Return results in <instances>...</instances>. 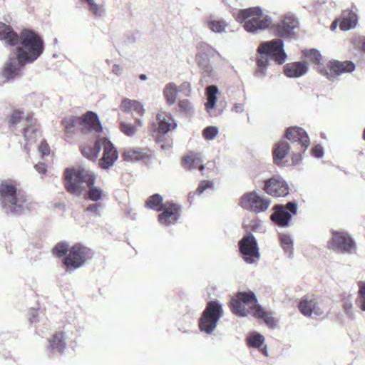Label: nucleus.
Returning <instances> with one entry per match:
<instances>
[{"mask_svg": "<svg viewBox=\"0 0 365 365\" xmlns=\"http://www.w3.org/2000/svg\"><path fill=\"white\" fill-rule=\"evenodd\" d=\"M0 39L11 46L19 44L16 48V56L9 58L3 71V76L8 81L20 77L22 68L36 61L44 51L43 40L38 33L24 29L18 34L9 25L1 21Z\"/></svg>", "mask_w": 365, "mask_h": 365, "instance_id": "obj_1", "label": "nucleus"}, {"mask_svg": "<svg viewBox=\"0 0 365 365\" xmlns=\"http://www.w3.org/2000/svg\"><path fill=\"white\" fill-rule=\"evenodd\" d=\"M257 53L260 56L257 61V68L255 76L263 78L267 76V67L271 58H274L278 64H283L287 59V53L284 48V42L280 38L266 41L258 47Z\"/></svg>", "mask_w": 365, "mask_h": 365, "instance_id": "obj_2", "label": "nucleus"}, {"mask_svg": "<svg viewBox=\"0 0 365 365\" xmlns=\"http://www.w3.org/2000/svg\"><path fill=\"white\" fill-rule=\"evenodd\" d=\"M0 202L4 211L19 215L29 211L30 202L24 193L18 190L11 182H2L0 185Z\"/></svg>", "mask_w": 365, "mask_h": 365, "instance_id": "obj_3", "label": "nucleus"}, {"mask_svg": "<svg viewBox=\"0 0 365 365\" xmlns=\"http://www.w3.org/2000/svg\"><path fill=\"white\" fill-rule=\"evenodd\" d=\"M305 58L307 61L316 64L317 70L330 81H335L337 76L344 73H351L355 69V64L352 61H332L329 63V69L320 64L322 55L319 51L312 48L306 52Z\"/></svg>", "mask_w": 365, "mask_h": 365, "instance_id": "obj_4", "label": "nucleus"}, {"mask_svg": "<svg viewBox=\"0 0 365 365\" xmlns=\"http://www.w3.org/2000/svg\"><path fill=\"white\" fill-rule=\"evenodd\" d=\"M233 16L238 22H245V29L252 34L268 28L272 22L269 16H263L262 9L259 6L237 10Z\"/></svg>", "mask_w": 365, "mask_h": 365, "instance_id": "obj_5", "label": "nucleus"}, {"mask_svg": "<svg viewBox=\"0 0 365 365\" xmlns=\"http://www.w3.org/2000/svg\"><path fill=\"white\" fill-rule=\"evenodd\" d=\"M94 173L83 168H68L65 170L64 186L68 192L81 195L86 189L88 180Z\"/></svg>", "mask_w": 365, "mask_h": 365, "instance_id": "obj_6", "label": "nucleus"}, {"mask_svg": "<svg viewBox=\"0 0 365 365\" xmlns=\"http://www.w3.org/2000/svg\"><path fill=\"white\" fill-rule=\"evenodd\" d=\"M223 314L222 303L217 300L209 301L199 319L200 331L208 335L212 334Z\"/></svg>", "mask_w": 365, "mask_h": 365, "instance_id": "obj_7", "label": "nucleus"}, {"mask_svg": "<svg viewBox=\"0 0 365 365\" xmlns=\"http://www.w3.org/2000/svg\"><path fill=\"white\" fill-rule=\"evenodd\" d=\"M65 132L67 135H71L77 124L88 127L90 130L101 133L103 130L98 115L93 111H88L82 117L71 116L62 120Z\"/></svg>", "mask_w": 365, "mask_h": 365, "instance_id": "obj_8", "label": "nucleus"}, {"mask_svg": "<svg viewBox=\"0 0 365 365\" xmlns=\"http://www.w3.org/2000/svg\"><path fill=\"white\" fill-rule=\"evenodd\" d=\"M93 255V252L91 249L77 244L70 249L68 255L63 259V264L68 272H72L81 267Z\"/></svg>", "mask_w": 365, "mask_h": 365, "instance_id": "obj_9", "label": "nucleus"}, {"mask_svg": "<svg viewBox=\"0 0 365 365\" xmlns=\"http://www.w3.org/2000/svg\"><path fill=\"white\" fill-rule=\"evenodd\" d=\"M242 258L247 264H254L260 257L259 249L255 236L249 232L245 235L238 242Z\"/></svg>", "mask_w": 365, "mask_h": 365, "instance_id": "obj_10", "label": "nucleus"}, {"mask_svg": "<svg viewBox=\"0 0 365 365\" xmlns=\"http://www.w3.org/2000/svg\"><path fill=\"white\" fill-rule=\"evenodd\" d=\"M270 204L269 199L262 197L256 191L245 193L240 198L241 207L255 213L265 212Z\"/></svg>", "mask_w": 365, "mask_h": 365, "instance_id": "obj_11", "label": "nucleus"}, {"mask_svg": "<svg viewBox=\"0 0 365 365\" xmlns=\"http://www.w3.org/2000/svg\"><path fill=\"white\" fill-rule=\"evenodd\" d=\"M297 204L294 201H290L286 205H276L274 207V212L271 215V220L278 226L287 227L289 226L292 217L297 214Z\"/></svg>", "mask_w": 365, "mask_h": 365, "instance_id": "obj_12", "label": "nucleus"}, {"mask_svg": "<svg viewBox=\"0 0 365 365\" xmlns=\"http://www.w3.org/2000/svg\"><path fill=\"white\" fill-rule=\"evenodd\" d=\"M299 25L297 18L292 14H285L281 21L272 25L275 34L284 38H292L296 35V30Z\"/></svg>", "mask_w": 365, "mask_h": 365, "instance_id": "obj_13", "label": "nucleus"}, {"mask_svg": "<svg viewBox=\"0 0 365 365\" xmlns=\"http://www.w3.org/2000/svg\"><path fill=\"white\" fill-rule=\"evenodd\" d=\"M331 247L341 253L352 254L356 250L354 239L346 232H332Z\"/></svg>", "mask_w": 365, "mask_h": 365, "instance_id": "obj_14", "label": "nucleus"}, {"mask_svg": "<svg viewBox=\"0 0 365 365\" xmlns=\"http://www.w3.org/2000/svg\"><path fill=\"white\" fill-rule=\"evenodd\" d=\"M286 138L290 140L289 144L293 149L300 147L302 153H305L310 144L307 133L303 128L297 126L290 127L287 129Z\"/></svg>", "mask_w": 365, "mask_h": 365, "instance_id": "obj_15", "label": "nucleus"}, {"mask_svg": "<svg viewBox=\"0 0 365 365\" xmlns=\"http://www.w3.org/2000/svg\"><path fill=\"white\" fill-rule=\"evenodd\" d=\"M264 190L272 196L284 197L289 194V186L283 178L274 175L264 181Z\"/></svg>", "mask_w": 365, "mask_h": 365, "instance_id": "obj_16", "label": "nucleus"}, {"mask_svg": "<svg viewBox=\"0 0 365 365\" xmlns=\"http://www.w3.org/2000/svg\"><path fill=\"white\" fill-rule=\"evenodd\" d=\"M103 147V157L99 161V166L102 169H108L112 167L118 160V153L114 145L107 138H101V148Z\"/></svg>", "mask_w": 365, "mask_h": 365, "instance_id": "obj_17", "label": "nucleus"}, {"mask_svg": "<svg viewBox=\"0 0 365 365\" xmlns=\"http://www.w3.org/2000/svg\"><path fill=\"white\" fill-rule=\"evenodd\" d=\"M181 207L173 203L168 207H164L158 216L159 222L164 226L168 227L175 225L180 218Z\"/></svg>", "mask_w": 365, "mask_h": 365, "instance_id": "obj_18", "label": "nucleus"}, {"mask_svg": "<svg viewBox=\"0 0 365 365\" xmlns=\"http://www.w3.org/2000/svg\"><path fill=\"white\" fill-rule=\"evenodd\" d=\"M48 342L46 351L49 357H52L53 355L57 353L62 354L66 349V338L63 332H57Z\"/></svg>", "mask_w": 365, "mask_h": 365, "instance_id": "obj_19", "label": "nucleus"}, {"mask_svg": "<svg viewBox=\"0 0 365 365\" xmlns=\"http://www.w3.org/2000/svg\"><path fill=\"white\" fill-rule=\"evenodd\" d=\"M300 312L305 317H311L312 314L320 316L323 311L319 308L317 300L314 298L309 299L307 297L302 298L299 304Z\"/></svg>", "mask_w": 365, "mask_h": 365, "instance_id": "obj_20", "label": "nucleus"}, {"mask_svg": "<svg viewBox=\"0 0 365 365\" xmlns=\"http://www.w3.org/2000/svg\"><path fill=\"white\" fill-rule=\"evenodd\" d=\"M158 120V130L160 133L165 135L170 130L176 128L178 124L173 117L164 111H160L157 115Z\"/></svg>", "mask_w": 365, "mask_h": 365, "instance_id": "obj_21", "label": "nucleus"}, {"mask_svg": "<svg viewBox=\"0 0 365 365\" xmlns=\"http://www.w3.org/2000/svg\"><path fill=\"white\" fill-rule=\"evenodd\" d=\"M120 108L125 113L135 112L140 116H143L145 114V109L140 101L127 98H124L122 100Z\"/></svg>", "mask_w": 365, "mask_h": 365, "instance_id": "obj_22", "label": "nucleus"}, {"mask_svg": "<svg viewBox=\"0 0 365 365\" xmlns=\"http://www.w3.org/2000/svg\"><path fill=\"white\" fill-rule=\"evenodd\" d=\"M307 71V66L301 62L289 63L284 66V74L289 78H299L306 74Z\"/></svg>", "mask_w": 365, "mask_h": 365, "instance_id": "obj_23", "label": "nucleus"}, {"mask_svg": "<svg viewBox=\"0 0 365 365\" xmlns=\"http://www.w3.org/2000/svg\"><path fill=\"white\" fill-rule=\"evenodd\" d=\"M247 341L250 346L257 348L265 356H269L265 338L262 334L257 332L251 333L247 336Z\"/></svg>", "mask_w": 365, "mask_h": 365, "instance_id": "obj_24", "label": "nucleus"}, {"mask_svg": "<svg viewBox=\"0 0 365 365\" xmlns=\"http://www.w3.org/2000/svg\"><path fill=\"white\" fill-rule=\"evenodd\" d=\"M122 157L126 162L134 163L145 159L148 157V153L143 148H128L123 150Z\"/></svg>", "mask_w": 365, "mask_h": 365, "instance_id": "obj_25", "label": "nucleus"}, {"mask_svg": "<svg viewBox=\"0 0 365 365\" xmlns=\"http://www.w3.org/2000/svg\"><path fill=\"white\" fill-rule=\"evenodd\" d=\"M87 6L89 13L95 18L103 19L106 16V9L104 4H98L96 0H81Z\"/></svg>", "mask_w": 365, "mask_h": 365, "instance_id": "obj_26", "label": "nucleus"}, {"mask_svg": "<svg viewBox=\"0 0 365 365\" xmlns=\"http://www.w3.org/2000/svg\"><path fill=\"white\" fill-rule=\"evenodd\" d=\"M292 149L293 148L289 143L284 140H282L277 143L273 151V158L275 164L277 165H282V160Z\"/></svg>", "mask_w": 365, "mask_h": 365, "instance_id": "obj_27", "label": "nucleus"}, {"mask_svg": "<svg viewBox=\"0 0 365 365\" xmlns=\"http://www.w3.org/2000/svg\"><path fill=\"white\" fill-rule=\"evenodd\" d=\"M236 297L247 306V308H249L252 315L254 314V310L256 309V307L260 306L253 292H239Z\"/></svg>", "mask_w": 365, "mask_h": 365, "instance_id": "obj_28", "label": "nucleus"}, {"mask_svg": "<svg viewBox=\"0 0 365 365\" xmlns=\"http://www.w3.org/2000/svg\"><path fill=\"white\" fill-rule=\"evenodd\" d=\"M96 176L93 174L88 180L86 187L88 188L87 192V198L93 202H98L102 198L103 190L94 185Z\"/></svg>", "mask_w": 365, "mask_h": 365, "instance_id": "obj_29", "label": "nucleus"}, {"mask_svg": "<svg viewBox=\"0 0 365 365\" xmlns=\"http://www.w3.org/2000/svg\"><path fill=\"white\" fill-rule=\"evenodd\" d=\"M218 93V88L215 85H210L206 88L207 102L205 103V106L207 112L210 113L215 106Z\"/></svg>", "mask_w": 365, "mask_h": 365, "instance_id": "obj_30", "label": "nucleus"}, {"mask_svg": "<svg viewBox=\"0 0 365 365\" xmlns=\"http://www.w3.org/2000/svg\"><path fill=\"white\" fill-rule=\"evenodd\" d=\"M253 316L262 319L267 326L272 328H274L277 325V322L274 318L269 313L265 312L261 306L256 307V309L254 310Z\"/></svg>", "mask_w": 365, "mask_h": 365, "instance_id": "obj_31", "label": "nucleus"}, {"mask_svg": "<svg viewBox=\"0 0 365 365\" xmlns=\"http://www.w3.org/2000/svg\"><path fill=\"white\" fill-rule=\"evenodd\" d=\"M100 151L101 138L96 140L93 147L86 146L81 150L83 155L91 160H95L98 158Z\"/></svg>", "mask_w": 365, "mask_h": 365, "instance_id": "obj_32", "label": "nucleus"}, {"mask_svg": "<svg viewBox=\"0 0 365 365\" xmlns=\"http://www.w3.org/2000/svg\"><path fill=\"white\" fill-rule=\"evenodd\" d=\"M242 301L237 297L231 300V309L234 314L241 317H246L251 313L249 308L247 307Z\"/></svg>", "mask_w": 365, "mask_h": 365, "instance_id": "obj_33", "label": "nucleus"}, {"mask_svg": "<svg viewBox=\"0 0 365 365\" xmlns=\"http://www.w3.org/2000/svg\"><path fill=\"white\" fill-rule=\"evenodd\" d=\"M208 28L215 33H224L226 31L227 24L223 19H215L212 16H210L207 19Z\"/></svg>", "mask_w": 365, "mask_h": 365, "instance_id": "obj_34", "label": "nucleus"}, {"mask_svg": "<svg viewBox=\"0 0 365 365\" xmlns=\"http://www.w3.org/2000/svg\"><path fill=\"white\" fill-rule=\"evenodd\" d=\"M163 198L159 194H154L150 196L145 202L146 207L157 212L162 211L165 205L163 203Z\"/></svg>", "mask_w": 365, "mask_h": 365, "instance_id": "obj_35", "label": "nucleus"}, {"mask_svg": "<svg viewBox=\"0 0 365 365\" xmlns=\"http://www.w3.org/2000/svg\"><path fill=\"white\" fill-rule=\"evenodd\" d=\"M178 92V86L174 83H169L165 86L163 93L169 106L175 103Z\"/></svg>", "mask_w": 365, "mask_h": 365, "instance_id": "obj_36", "label": "nucleus"}, {"mask_svg": "<svg viewBox=\"0 0 365 365\" xmlns=\"http://www.w3.org/2000/svg\"><path fill=\"white\" fill-rule=\"evenodd\" d=\"M198 64L202 70L203 77L201 79V82L205 81L206 83H211L212 81L206 79V78H213L215 76V71L211 65H210L207 60L198 61Z\"/></svg>", "mask_w": 365, "mask_h": 365, "instance_id": "obj_37", "label": "nucleus"}, {"mask_svg": "<svg viewBox=\"0 0 365 365\" xmlns=\"http://www.w3.org/2000/svg\"><path fill=\"white\" fill-rule=\"evenodd\" d=\"M202 162L201 158L197 154L185 156L182 159L183 166L188 170H192L198 168Z\"/></svg>", "mask_w": 365, "mask_h": 365, "instance_id": "obj_38", "label": "nucleus"}, {"mask_svg": "<svg viewBox=\"0 0 365 365\" xmlns=\"http://www.w3.org/2000/svg\"><path fill=\"white\" fill-rule=\"evenodd\" d=\"M357 23V16L356 14L349 12L346 16H344L340 24V29L342 31H349L354 28Z\"/></svg>", "mask_w": 365, "mask_h": 365, "instance_id": "obj_39", "label": "nucleus"}, {"mask_svg": "<svg viewBox=\"0 0 365 365\" xmlns=\"http://www.w3.org/2000/svg\"><path fill=\"white\" fill-rule=\"evenodd\" d=\"M279 240L281 242V246L284 251L285 254L289 257H293V240L290 235H280Z\"/></svg>", "mask_w": 365, "mask_h": 365, "instance_id": "obj_40", "label": "nucleus"}, {"mask_svg": "<svg viewBox=\"0 0 365 365\" xmlns=\"http://www.w3.org/2000/svg\"><path fill=\"white\" fill-rule=\"evenodd\" d=\"M178 111L185 115H192L195 109L193 108L192 103L187 99L180 100L178 104Z\"/></svg>", "mask_w": 365, "mask_h": 365, "instance_id": "obj_41", "label": "nucleus"}, {"mask_svg": "<svg viewBox=\"0 0 365 365\" xmlns=\"http://www.w3.org/2000/svg\"><path fill=\"white\" fill-rule=\"evenodd\" d=\"M69 245L66 242H58L52 250V252L54 255L58 257H63L68 251Z\"/></svg>", "mask_w": 365, "mask_h": 365, "instance_id": "obj_42", "label": "nucleus"}, {"mask_svg": "<svg viewBox=\"0 0 365 365\" xmlns=\"http://www.w3.org/2000/svg\"><path fill=\"white\" fill-rule=\"evenodd\" d=\"M120 130L125 135L132 137L136 134L138 129L134 125L122 121L120 123Z\"/></svg>", "mask_w": 365, "mask_h": 365, "instance_id": "obj_43", "label": "nucleus"}, {"mask_svg": "<svg viewBox=\"0 0 365 365\" xmlns=\"http://www.w3.org/2000/svg\"><path fill=\"white\" fill-rule=\"evenodd\" d=\"M219 133V128L216 126L206 127L203 131V137L207 140H214Z\"/></svg>", "mask_w": 365, "mask_h": 365, "instance_id": "obj_44", "label": "nucleus"}, {"mask_svg": "<svg viewBox=\"0 0 365 365\" xmlns=\"http://www.w3.org/2000/svg\"><path fill=\"white\" fill-rule=\"evenodd\" d=\"M103 208V205L101 202L91 204L88 205L86 210L93 217H101V211Z\"/></svg>", "mask_w": 365, "mask_h": 365, "instance_id": "obj_45", "label": "nucleus"}, {"mask_svg": "<svg viewBox=\"0 0 365 365\" xmlns=\"http://www.w3.org/2000/svg\"><path fill=\"white\" fill-rule=\"evenodd\" d=\"M197 48L200 52H203L207 56H212V53H215L218 57L222 58L221 54L218 51L206 43L202 42L198 43Z\"/></svg>", "mask_w": 365, "mask_h": 365, "instance_id": "obj_46", "label": "nucleus"}, {"mask_svg": "<svg viewBox=\"0 0 365 365\" xmlns=\"http://www.w3.org/2000/svg\"><path fill=\"white\" fill-rule=\"evenodd\" d=\"M359 299L357 302H361L360 308L365 312V282H360L359 284Z\"/></svg>", "mask_w": 365, "mask_h": 365, "instance_id": "obj_47", "label": "nucleus"}, {"mask_svg": "<svg viewBox=\"0 0 365 365\" xmlns=\"http://www.w3.org/2000/svg\"><path fill=\"white\" fill-rule=\"evenodd\" d=\"M207 188L213 189L214 182L210 180H202L198 185L196 193L200 195Z\"/></svg>", "mask_w": 365, "mask_h": 365, "instance_id": "obj_48", "label": "nucleus"}, {"mask_svg": "<svg viewBox=\"0 0 365 365\" xmlns=\"http://www.w3.org/2000/svg\"><path fill=\"white\" fill-rule=\"evenodd\" d=\"M292 150V164L296 165H298L302 160V154L303 153L302 151V148L300 147L294 148Z\"/></svg>", "mask_w": 365, "mask_h": 365, "instance_id": "obj_49", "label": "nucleus"}, {"mask_svg": "<svg viewBox=\"0 0 365 365\" xmlns=\"http://www.w3.org/2000/svg\"><path fill=\"white\" fill-rule=\"evenodd\" d=\"M178 92H181L185 96H190L191 94L192 88L190 83L188 82H183L178 87Z\"/></svg>", "mask_w": 365, "mask_h": 365, "instance_id": "obj_50", "label": "nucleus"}, {"mask_svg": "<svg viewBox=\"0 0 365 365\" xmlns=\"http://www.w3.org/2000/svg\"><path fill=\"white\" fill-rule=\"evenodd\" d=\"M324 148L321 145H316L312 148V155L317 158H322L324 156Z\"/></svg>", "mask_w": 365, "mask_h": 365, "instance_id": "obj_51", "label": "nucleus"}, {"mask_svg": "<svg viewBox=\"0 0 365 365\" xmlns=\"http://www.w3.org/2000/svg\"><path fill=\"white\" fill-rule=\"evenodd\" d=\"M38 150L43 158L48 156L50 154L49 146L45 140L41 141Z\"/></svg>", "mask_w": 365, "mask_h": 365, "instance_id": "obj_52", "label": "nucleus"}, {"mask_svg": "<svg viewBox=\"0 0 365 365\" xmlns=\"http://www.w3.org/2000/svg\"><path fill=\"white\" fill-rule=\"evenodd\" d=\"M344 311L346 313V314L349 317H353L354 312L352 310L353 304L352 302L350 300H346L344 302L343 304Z\"/></svg>", "mask_w": 365, "mask_h": 365, "instance_id": "obj_53", "label": "nucleus"}, {"mask_svg": "<svg viewBox=\"0 0 365 365\" xmlns=\"http://www.w3.org/2000/svg\"><path fill=\"white\" fill-rule=\"evenodd\" d=\"M21 113L19 110H14L10 116L9 122L13 125L17 124L21 119Z\"/></svg>", "mask_w": 365, "mask_h": 365, "instance_id": "obj_54", "label": "nucleus"}, {"mask_svg": "<svg viewBox=\"0 0 365 365\" xmlns=\"http://www.w3.org/2000/svg\"><path fill=\"white\" fill-rule=\"evenodd\" d=\"M34 168L36 170L41 174H45L47 170L46 165L44 163H38L35 165Z\"/></svg>", "mask_w": 365, "mask_h": 365, "instance_id": "obj_55", "label": "nucleus"}, {"mask_svg": "<svg viewBox=\"0 0 365 365\" xmlns=\"http://www.w3.org/2000/svg\"><path fill=\"white\" fill-rule=\"evenodd\" d=\"M245 110L244 105L242 103H235L232 108V111L237 113H242Z\"/></svg>", "mask_w": 365, "mask_h": 365, "instance_id": "obj_56", "label": "nucleus"}, {"mask_svg": "<svg viewBox=\"0 0 365 365\" xmlns=\"http://www.w3.org/2000/svg\"><path fill=\"white\" fill-rule=\"evenodd\" d=\"M123 71V68L118 64H114L112 67V72L118 76L122 75Z\"/></svg>", "mask_w": 365, "mask_h": 365, "instance_id": "obj_57", "label": "nucleus"}, {"mask_svg": "<svg viewBox=\"0 0 365 365\" xmlns=\"http://www.w3.org/2000/svg\"><path fill=\"white\" fill-rule=\"evenodd\" d=\"M30 317L29 321L31 324L35 323L37 322L38 317V311L35 309H31L30 312Z\"/></svg>", "mask_w": 365, "mask_h": 365, "instance_id": "obj_58", "label": "nucleus"}, {"mask_svg": "<svg viewBox=\"0 0 365 365\" xmlns=\"http://www.w3.org/2000/svg\"><path fill=\"white\" fill-rule=\"evenodd\" d=\"M356 42L361 44V49L365 53V37H359L356 39Z\"/></svg>", "mask_w": 365, "mask_h": 365, "instance_id": "obj_59", "label": "nucleus"}, {"mask_svg": "<svg viewBox=\"0 0 365 365\" xmlns=\"http://www.w3.org/2000/svg\"><path fill=\"white\" fill-rule=\"evenodd\" d=\"M3 19L5 22H3L4 24L8 25L7 24H10L11 21V16L10 15H5L3 17Z\"/></svg>", "mask_w": 365, "mask_h": 365, "instance_id": "obj_60", "label": "nucleus"}, {"mask_svg": "<svg viewBox=\"0 0 365 365\" xmlns=\"http://www.w3.org/2000/svg\"><path fill=\"white\" fill-rule=\"evenodd\" d=\"M134 125L136 126V128L138 129V127L143 126V121L140 118H135Z\"/></svg>", "mask_w": 365, "mask_h": 365, "instance_id": "obj_61", "label": "nucleus"}, {"mask_svg": "<svg viewBox=\"0 0 365 365\" xmlns=\"http://www.w3.org/2000/svg\"><path fill=\"white\" fill-rule=\"evenodd\" d=\"M338 26V21L336 20L334 21L330 26V29L331 31H335Z\"/></svg>", "mask_w": 365, "mask_h": 365, "instance_id": "obj_62", "label": "nucleus"}, {"mask_svg": "<svg viewBox=\"0 0 365 365\" xmlns=\"http://www.w3.org/2000/svg\"><path fill=\"white\" fill-rule=\"evenodd\" d=\"M139 78L141 80V81H145L147 80V76L145 74H140V76H139Z\"/></svg>", "mask_w": 365, "mask_h": 365, "instance_id": "obj_63", "label": "nucleus"}, {"mask_svg": "<svg viewBox=\"0 0 365 365\" xmlns=\"http://www.w3.org/2000/svg\"><path fill=\"white\" fill-rule=\"evenodd\" d=\"M29 128H26L24 129V135L25 138H27V133H29Z\"/></svg>", "mask_w": 365, "mask_h": 365, "instance_id": "obj_64", "label": "nucleus"}]
</instances>
